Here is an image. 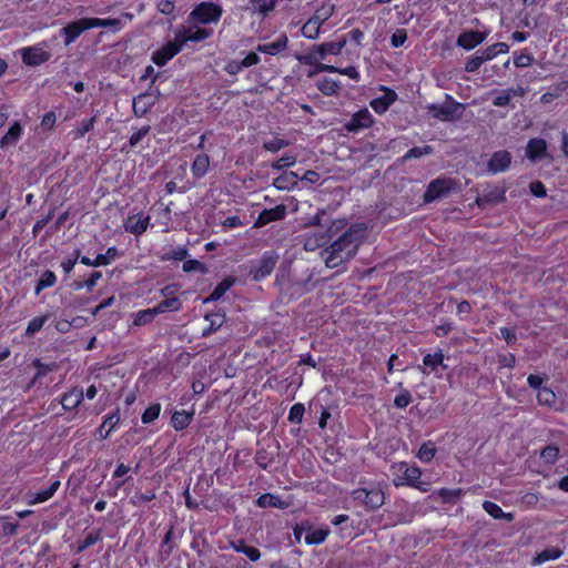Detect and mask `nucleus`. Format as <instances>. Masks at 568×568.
<instances>
[{
    "instance_id": "obj_1",
    "label": "nucleus",
    "mask_w": 568,
    "mask_h": 568,
    "mask_svg": "<svg viewBox=\"0 0 568 568\" xmlns=\"http://www.w3.org/2000/svg\"><path fill=\"white\" fill-rule=\"evenodd\" d=\"M366 227L363 223L352 225L322 255L327 267L334 268L349 261L358 248Z\"/></svg>"
},
{
    "instance_id": "obj_2",
    "label": "nucleus",
    "mask_w": 568,
    "mask_h": 568,
    "mask_svg": "<svg viewBox=\"0 0 568 568\" xmlns=\"http://www.w3.org/2000/svg\"><path fill=\"white\" fill-rule=\"evenodd\" d=\"M389 471L392 481L396 487L408 486L422 493L429 490V485L420 481L422 470L417 466L409 465L406 462H398L390 466Z\"/></svg>"
},
{
    "instance_id": "obj_3",
    "label": "nucleus",
    "mask_w": 568,
    "mask_h": 568,
    "mask_svg": "<svg viewBox=\"0 0 568 568\" xmlns=\"http://www.w3.org/2000/svg\"><path fill=\"white\" fill-rule=\"evenodd\" d=\"M346 39L343 38L338 41L323 42L311 47L303 54H298L296 59L303 64L316 63L326 60L327 55H338L342 53L346 45Z\"/></svg>"
},
{
    "instance_id": "obj_4",
    "label": "nucleus",
    "mask_w": 568,
    "mask_h": 568,
    "mask_svg": "<svg viewBox=\"0 0 568 568\" xmlns=\"http://www.w3.org/2000/svg\"><path fill=\"white\" fill-rule=\"evenodd\" d=\"M223 9L220 4L204 1L197 4L187 16V23L211 24L217 23Z\"/></svg>"
},
{
    "instance_id": "obj_5",
    "label": "nucleus",
    "mask_w": 568,
    "mask_h": 568,
    "mask_svg": "<svg viewBox=\"0 0 568 568\" xmlns=\"http://www.w3.org/2000/svg\"><path fill=\"white\" fill-rule=\"evenodd\" d=\"M346 226L345 220H336L326 232H307L303 235V247L305 251L313 252L325 245L329 240L328 233H336Z\"/></svg>"
},
{
    "instance_id": "obj_6",
    "label": "nucleus",
    "mask_w": 568,
    "mask_h": 568,
    "mask_svg": "<svg viewBox=\"0 0 568 568\" xmlns=\"http://www.w3.org/2000/svg\"><path fill=\"white\" fill-rule=\"evenodd\" d=\"M174 34L184 48L189 42H201L209 39L213 34V31L197 23H189L187 26H180Z\"/></svg>"
},
{
    "instance_id": "obj_7",
    "label": "nucleus",
    "mask_w": 568,
    "mask_h": 568,
    "mask_svg": "<svg viewBox=\"0 0 568 568\" xmlns=\"http://www.w3.org/2000/svg\"><path fill=\"white\" fill-rule=\"evenodd\" d=\"M452 101L446 104H430L428 106L429 113L440 120V121H453L459 119L465 106L464 104L454 101L450 97H448Z\"/></svg>"
},
{
    "instance_id": "obj_8",
    "label": "nucleus",
    "mask_w": 568,
    "mask_h": 568,
    "mask_svg": "<svg viewBox=\"0 0 568 568\" xmlns=\"http://www.w3.org/2000/svg\"><path fill=\"white\" fill-rule=\"evenodd\" d=\"M355 500L362 501L368 509H376L385 503V496L379 487L358 488L353 491Z\"/></svg>"
},
{
    "instance_id": "obj_9",
    "label": "nucleus",
    "mask_w": 568,
    "mask_h": 568,
    "mask_svg": "<svg viewBox=\"0 0 568 568\" xmlns=\"http://www.w3.org/2000/svg\"><path fill=\"white\" fill-rule=\"evenodd\" d=\"M183 47L174 34L172 41L166 42L163 47L155 50L152 54V61L159 65H165L172 58L182 51Z\"/></svg>"
},
{
    "instance_id": "obj_10",
    "label": "nucleus",
    "mask_w": 568,
    "mask_h": 568,
    "mask_svg": "<svg viewBox=\"0 0 568 568\" xmlns=\"http://www.w3.org/2000/svg\"><path fill=\"white\" fill-rule=\"evenodd\" d=\"M454 182L450 179H436L429 183L424 199L425 202H433L446 196L453 189Z\"/></svg>"
},
{
    "instance_id": "obj_11",
    "label": "nucleus",
    "mask_w": 568,
    "mask_h": 568,
    "mask_svg": "<svg viewBox=\"0 0 568 568\" xmlns=\"http://www.w3.org/2000/svg\"><path fill=\"white\" fill-rule=\"evenodd\" d=\"M150 220V215L144 213L130 215L124 222V229L133 235H142L148 230Z\"/></svg>"
},
{
    "instance_id": "obj_12",
    "label": "nucleus",
    "mask_w": 568,
    "mask_h": 568,
    "mask_svg": "<svg viewBox=\"0 0 568 568\" xmlns=\"http://www.w3.org/2000/svg\"><path fill=\"white\" fill-rule=\"evenodd\" d=\"M20 52L22 61L29 65H39L50 59V53L39 45L23 48Z\"/></svg>"
},
{
    "instance_id": "obj_13",
    "label": "nucleus",
    "mask_w": 568,
    "mask_h": 568,
    "mask_svg": "<svg viewBox=\"0 0 568 568\" xmlns=\"http://www.w3.org/2000/svg\"><path fill=\"white\" fill-rule=\"evenodd\" d=\"M373 124V116L367 109H362L353 114L351 120L345 124V129L349 132H357L367 129Z\"/></svg>"
},
{
    "instance_id": "obj_14",
    "label": "nucleus",
    "mask_w": 568,
    "mask_h": 568,
    "mask_svg": "<svg viewBox=\"0 0 568 568\" xmlns=\"http://www.w3.org/2000/svg\"><path fill=\"white\" fill-rule=\"evenodd\" d=\"M286 216V206L283 204L276 205L272 209H265L263 210L255 223V227H262L271 222L283 220Z\"/></svg>"
},
{
    "instance_id": "obj_15",
    "label": "nucleus",
    "mask_w": 568,
    "mask_h": 568,
    "mask_svg": "<svg viewBox=\"0 0 568 568\" xmlns=\"http://www.w3.org/2000/svg\"><path fill=\"white\" fill-rule=\"evenodd\" d=\"M487 38L486 32L479 31H465L462 32L457 38V45L465 50H471L483 43Z\"/></svg>"
},
{
    "instance_id": "obj_16",
    "label": "nucleus",
    "mask_w": 568,
    "mask_h": 568,
    "mask_svg": "<svg viewBox=\"0 0 568 568\" xmlns=\"http://www.w3.org/2000/svg\"><path fill=\"white\" fill-rule=\"evenodd\" d=\"M444 353L442 349H437L435 353H428L423 358V366L428 368L430 373H434L436 377L440 378V369H446L447 366L444 364Z\"/></svg>"
},
{
    "instance_id": "obj_17",
    "label": "nucleus",
    "mask_w": 568,
    "mask_h": 568,
    "mask_svg": "<svg viewBox=\"0 0 568 568\" xmlns=\"http://www.w3.org/2000/svg\"><path fill=\"white\" fill-rule=\"evenodd\" d=\"M92 29L90 18L80 19L63 28L65 43L73 42L83 31Z\"/></svg>"
},
{
    "instance_id": "obj_18",
    "label": "nucleus",
    "mask_w": 568,
    "mask_h": 568,
    "mask_svg": "<svg viewBox=\"0 0 568 568\" xmlns=\"http://www.w3.org/2000/svg\"><path fill=\"white\" fill-rule=\"evenodd\" d=\"M288 38L285 33H281L273 42L261 43L256 50L261 53L276 55L287 48Z\"/></svg>"
},
{
    "instance_id": "obj_19",
    "label": "nucleus",
    "mask_w": 568,
    "mask_h": 568,
    "mask_svg": "<svg viewBox=\"0 0 568 568\" xmlns=\"http://www.w3.org/2000/svg\"><path fill=\"white\" fill-rule=\"evenodd\" d=\"M547 151V143L542 139H530L527 143L526 148V155L527 158L535 162L537 160H540L542 156L546 155Z\"/></svg>"
},
{
    "instance_id": "obj_20",
    "label": "nucleus",
    "mask_w": 568,
    "mask_h": 568,
    "mask_svg": "<svg viewBox=\"0 0 568 568\" xmlns=\"http://www.w3.org/2000/svg\"><path fill=\"white\" fill-rule=\"evenodd\" d=\"M276 265V257L273 254L265 253L258 261L255 271H254V277L256 280L263 278L267 275H270L273 271V268Z\"/></svg>"
},
{
    "instance_id": "obj_21",
    "label": "nucleus",
    "mask_w": 568,
    "mask_h": 568,
    "mask_svg": "<svg viewBox=\"0 0 568 568\" xmlns=\"http://www.w3.org/2000/svg\"><path fill=\"white\" fill-rule=\"evenodd\" d=\"M510 154L507 151L495 152L488 162L489 171L493 173L505 171L510 164Z\"/></svg>"
},
{
    "instance_id": "obj_22",
    "label": "nucleus",
    "mask_w": 568,
    "mask_h": 568,
    "mask_svg": "<svg viewBox=\"0 0 568 568\" xmlns=\"http://www.w3.org/2000/svg\"><path fill=\"white\" fill-rule=\"evenodd\" d=\"M397 95L393 90H386L385 93L371 101V106L376 113H384L395 102Z\"/></svg>"
},
{
    "instance_id": "obj_23",
    "label": "nucleus",
    "mask_w": 568,
    "mask_h": 568,
    "mask_svg": "<svg viewBox=\"0 0 568 568\" xmlns=\"http://www.w3.org/2000/svg\"><path fill=\"white\" fill-rule=\"evenodd\" d=\"M59 487H60V481L54 480L50 485V487H48L47 489L28 494L27 503L29 505H37L40 503H44V501L49 500L55 494V491L58 490Z\"/></svg>"
},
{
    "instance_id": "obj_24",
    "label": "nucleus",
    "mask_w": 568,
    "mask_h": 568,
    "mask_svg": "<svg viewBox=\"0 0 568 568\" xmlns=\"http://www.w3.org/2000/svg\"><path fill=\"white\" fill-rule=\"evenodd\" d=\"M23 133L22 125L19 122H14L11 124L7 133L0 140V146L2 149L14 145L21 138Z\"/></svg>"
},
{
    "instance_id": "obj_25",
    "label": "nucleus",
    "mask_w": 568,
    "mask_h": 568,
    "mask_svg": "<svg viewBox=\"0 0 568 568\" xmlns=\"http://www.w3.org/2000/svg\"><path fill=\"white\" fill-rule=\"evenodd\" d=\"M194 410H178L174 412L171 418V425L175 430H183L193 420Z\"/></svg>"
},
{
    "instance_id": "obj_26",
    "label": "nucleus",
    "mask_w": 568,
    "mask_h": 568,
    "mask_svg": "<svg viewBox=\"0 0 568 568\" xmlns=\"http://www.w3.org/2000/svg\"><path fill=\"white\" fill-rule=\"evenodd\" d=\"M521 95H524V90L521 88L501 90L496 92L493 103L496 106H506L510 103L514 97Z\"/></svg>"
},
{
    "instance_id": "obj_27",
    "label": "nucleus",
    "mask_w": 568,
    "mask_h": 568,
    "mask_svg": "<svg viewBox=\"0 0 568 568\" xmlns=\"http://www.w3.org/2000/svg\"><path fill=\"white\" fill-rule=\"evenodd\" d=\"M83 399V392L81 388H73L62 395L61 405L64 409H73L80 405Z\"/></svg>"
},
{
    "instance_id": "obj_28",
    "label": "nucleus",
    "mask_w": 568,
    "mask_h": 568,
    "mask_svg": "<svg viewBox=\"0 0 568 568\" xmlns=\"http://www.w3.org/2000/svg\"><path fill=\"white\" fill-rule=\"evenodd\" d=\"M298 175L295 172H284L278 178L274 180V186L278 190H290L297 185Z\"/></svg>"
},
{
    "instance_id": "obj_29",
    "label": "nucleus",
    "mask_w": 568,
    "mask_h": 568,
    "mask_svg": "<svg viewBox=\"0 0 568 568\" xmlns=\"http://www.w3.org/2000/svg\"><path fill=\"white\" fill-rule=\"evenodd\" d=\"M483 508L488 515H490L495 519H505L506 521L510 523L515 518L513 513L503 511V509L493 501H484Z\"/></svg>"
},
{
    "instance_id": "obj_30",
    "label": "nucleus",
    "mask_w": 568,
    "mask_h": 568,
    "mask_svg": "<svg viewBox=\"0 0 568 568\" xmlns=\"http://www.w3.org/2000/svg\"><path fill=\"white\" fill-rule=\"evenodd\" d=\"M209 166H210L209 155L199 154L192 163V166H191L192 174L195 178L201 179L206 174Z\"/></svg>"
},
{
    "instance_id": "obj_31",
    "label": "nucleus",
    "mask_w": 568,
    "mask_h": 568,
    "mask_svg": "<svg viewBox=\"0 0 568 568\" xmlns=\"http://www.w3.org/2000/svg\"><path fill=\"white\" fill-rule=\"evenodd\" d=\"M156 316V311L154 308H146L142 311H138L132 314V325L133 326H143L153 322Z\"/></svg>"
},
{
    "instance_id": "obj_32",
    "label": "nucleus",
    "mask_w": 568,
    "mask_h": 568,
    "mask_svg": "<svg viewBox=\"0 0 568 568\" xmlns=\"http://www.w3.org/2000/svg\"><path fill=\"white\" fill-rule=\"evenodd\" d=\"M564 551L557 547H550L544 549L534 559V565H541L546 561L556 560L562 556Z\"/></svg>"
},
{
    "instance_id": "obj_33",
    "label": "nucleus",
    "mask_w": 568,
    "mask_h": 568,
    "mask_svg": "<svg viewBox=\"0 0 568 568\" xmlns=\"http://www.w3.org/2000/svg\"><path fill=\"white\" fill-rule=\"evenodd\" d=\"M331 530L328 527L325 528H318L312 530H307V535L305 536V544L307 545H320L323 544L327 536L329 535Z\"/></svg>"
},
{
    "instance_id": "obj_34",
    "label": "nucleus",
    "mask_w": 568,
    "mask_h": 568,
    "mask_svg": "<svg viewBox=\"0 0 568 568\" xmlns=\"http://www.w3.org/2000/svg\"><path fill=\"white\" fill-rule=\"evenodd\" d=\"M509 51V45L505 42H497L494 43L486 49L481 50L480 53L483 54L485 61H490L494 58H496L499 54H505Z\"/></svg>"
},
{
    "instance_id": "obj_35",
    "label": "nucleus",
    "mask_w": 568,
    "mask_h": 568,
    "mask_svg": "<svg viewBox=\"0 0 568 568\" xmlns=\"http://www.w3.org/2000/svg\"><path fill=\"white\" fill-rule=\"evenodd\" d=\"M334 8L332 3H324L314 12L311 19L322 27L333 16Z\"/></svg>"
},
{
    "instance_id": "obj_36",
    "label": "nucleus",
    "mask_w": 568,
    "mask_h": 568,
    "mask_svg": "<svg viewBox=\"0 0 568 568\" xmlns=\"http://www.w3.org/2000/svg\"><path fill=\"white\" fill-rule=\"evenodd\" d=\"M120 423V415L118 413H114L110 416H108L101 427H100V437L101 439H105L110 436L111 432L118 426Z\"/></svg>"
},
{
    "instance_id": "obj_37",
    "label": "nucleus",
    "mask_w": 568,
    "mask_h": 568,
    "mask_svg": "<svg viewBox=\"0 0 568 568\" xmlns=\"http://www.w3.org/2000/svg\"><path fill=\"white\" fill-rule=\"evenodd\" d=\"M251 9L263 17L274 10L276 0H250Z\"/></svg>"
},
{
    "instance_id": "obj_38",
    "label": "nucleus",
    "mask_w": 568,
    "mask_h": 568,
    "mask_svg": "<svg viewBox=\"0 0 568 568\" xmlns=\"http://www.w3.org/2000/svg\"><path fill=\"white\" fill-rule=\"evenodd\" d=\"M233 549L237 552H242L252 561H256L261 557V552L257 548L247 546L243 540L232 545Z\"/></svg>"
},
{
    "instance_id": "obj_39",
    "label": "nucleus",
    "mask_w": 568,
    "mask_h": 568,
    "mask_svg": "<svg viewBox=\"0 0 568 568\" xmlns=\"http://www.w3.org/2000/svg\"><path fill=\"white\" fill-rule=\"evenodd\" d=\"M181 301L178 297L166 298L160 302L154 308L156 311V315L164 312H176L181 308Z\"/></svg>"
},
{
    "instance_id": "obj_40",
    "label": "nucleus",
    "mask_w": 568,
    "mask_h": 568,
    "mask_svg": "<svg viewBox=\"0 0 568 568\" xmlns=\"http://www.w3.org/2000/svg\"><path fill=\"white\" fill-rule=\"evenodd\" d=\"M92 28H109L114 31L120 30L123 26L120 19H100L90 18Z\"/></svg>"
},
{
    "instance_id": "obj_41",
    "label": "nucleus",
    "mask_w": 568,
    "mask_h": 568,
    "mask_svg": "<svg viewBox=\"0 0 568 568\" xmlns=\"http://www.w3.org/2000/svg\"><path fill=\"white\" fill-rule=\"evenodd\" d=\"M234 281L232 278H226L222 281L213 290L211 295L204 301L206 302H215L220 300L233 285Z\"/></svg>"
},
{
    "instance_id": "obj_42",
    "label": "nucleus",
    "mask_w": 568,
    "mask_h": 568,
    "mask_svg": "<svg viewBox=\"0 0 568 568\" xmlns=\"http://www.w3.org/2000/svg\"><path fill=\"white\" fill-rule=\"evenodd\" d=\"M317 88L322 93L326 95H333L339 90V83L334 79L323 78L318 80Z\"/></svg>"
},
{
    "instance_id": "obj_43",
    "label": "nucleus",
    "mask_w": 568,
    "mask_h": 568,
    "mask_svg": "<svg viewBox=\"0 0 568 568\" xmlns=\"http://www.w3.org/2000/svg\"><path fill=\"white\" fill-rule=\"evenodd\" d=\"M301 32L303 37L315 40L320 37L321 26L313 21L311 18L303 24Z\"/></svg>"
},
{
    "instance_id": "obj_44",
    "label": "nucleus",
    "mask_w": 568,
    "mask_h": 568,
    "mask_svg": "<svg viewBox=\"0 0 568 568\" xmlns=\"http://www.w3.org/2000/svg\"><path fill=\"white\" fill-rule=\"evenodd\" d=\"M559 457V448L555 445H548L540 452V459L546 465H552Z\"/></svg>"
},
{
    "instance_id": "obj_45",
    "label": "nucleus",
    "mask_w": 568,
    "mask_h": 568,
    "mask_svg": "<svg viewBox=\"0 0 568 568\" xmlns=\"http://www.w3.org/2000/svg\"><path fill=\"white\" fill-rule=\"evenodd\" d=\"M148 94H140L133 100V111L136 115H143L146 113L152 102L149 101Z\"/></svg>"
},
{
    "instance_id": "obj_46",
    "label": "nucleus",
    "mask_w": 568,
    "mask_h": 568,
    "mask_svg": "<svg viewBox=\"0 0 568 568\" xmlns=\"http://www.w3.org/2000/svg\"><path fill=\"white\" fill-rule=\"evenodd\" d=\"M49 318H50L49 314H45L42 316H37V317L32 318L26 328V335L32 336L36 333H38L43 327V325L45 324V322Z\"/></svg>"
},
{
    "instance_id": "obj_47",
    "label": "nucleus",
    "mask_w": 568,
    "mask_h": 568,
    "mask_svg": "<svg viewBox=\"0 0 568 568\" xmlns=\"http://www.w3.org/2000/svg\"><path fill=\"white\" fill-rule=\"evenodd\" d=\"M95 122V116H92L90 119L83 120L73 131L72 135L73 139H81L83 138L88 132H90L93 129Z\"/></svg>"
},
{
    "instance_id": "obj_48",
    "label": "nucleus",
    "mask_w": 568,
    "mask_h": 568,
    "mask_svg": "<svg viewBox=\"0 0 568 568\" xmlns=\"http://www.w3.org/2000/svg\"><path fill=\"white\" fill-rule=\"evenodd\" d=\"M55 282H57V276L54 275V273L51 271H45L41 275V277L36 286V294L38 295V294H40V292L42 290L53 286L55 284Z\"/></svg>"
},
{
    "instance_id": "obj_49",
    "label": "nucleus",
    "mask_w": 568,
    "mask_h": 568,
    "mask_svg": "<svg viewBox=\"0 0 568 568\" xmlns=\"http://www.w3.org/2000/svg\"><path fill=\"white\" fill-rule=\"evenodd\" d=\"M118 257V250L115 246L109 247L104 254H98L95 262L98 266L110 265Z\"/></svg>"
},
{
    "instance_id": "obj_50",
    "label": "nucleus",
    "mask_w": 568,
    "mask_h": 568,
    "mask_svg": "<svg viewBox=\"0 0 568 568\" xmlns=\"http://www.w3.org/2000/svg\"><path fill=\"white\" fill-rule=\"evenodd\" d=\"M257 505L262 508H266V507L284 508V504L277 497H275L271 494L261 495L257 498Z\"/></svg>"
},
{
    "instance_id": "obj_51",
    "label": "nucleus",
    "mask_w": 568,
    "mask_h": 568,
    "mask_svg": "<svg viewBox=\"0 0 568 568\" xmlns=\"http://www.w3.org/2000/svg\"><path fill=\"white\" fill-rule=\"evenodd\" d=\"M435 454L436 448L434 444L424 443L417 453V457L424 463H429L435 457Z\"/></svg>"
},
{
    "instance_id": "obj_52",
    "label": "nucleus",
    "mask_w": 568,
    "mask_h": 568,
    "mask_svg": "<svg viewBox=\"0 0 568 568\" xmlns=\"http://www.w3.org/2000/svg\"><path fill=\"white\" fill-rule=\"evenodd\" d=\"M537 399L541 405L552 406L556 402V395L550 388L544 387L539 388Z\"/></svg>"
},
{
    "instance_id": "obj_53",
    "label": "nucleus",
    "mask_w": 568,
    "mask_h": 568,
    "mask_svg": "<svg viewBox=\"0 0 568 568\" xmlns=\"http://www.w3.org/2000/svg\"><path fill=\"white\" fill-rule=\"evenodd\" d=\"M161 412V405L159 403L150 405L142 414V423L143 424H151L154 422Z\"/></svg>"
},
{
    "instance_id": "obj_54",
    "label": "nucleus",
    "mask_w": 568,
    "mask_h": 568,
    "mask_svg": "<svg viewBox=\"0 0 568 568\" xmlns=\"http://www.w3.org/2000/svg\"><path fill=\"white\" fill-rule=\"evenodd\" d=\"M486 62L480 51H477L474 55L467 59L465 70L467 72H475L480 65Z\"/></svg>"
},
{
    "instance_id": "obj_55",
    "label": "nucleus",
    "mask_w": 568,
    "mask_h": 568,
    "mask_svg": "<svg viewBox=\"0 0 568 568\" xmlns=\"http://www.w3.org/2000/svg\"><path fill=\"white\" fill-rule=\"evenodd\" d=\"M296 163V155L291 153H285L283 156L277 159L273 164L272 168L275 170H282L285 168H291Z\"/></svg>"
},
{
    "instance_id": "obj_56",
    "label": "nucleus",
    "mask_w": 568,
    "mask_h": 568,
    "mask_svg": "<svg viewBox=\"0 0 568 568\" xmlns=\"http://www.w3.org/2000/svg\"><path fill=\"white\" fill-rule=\"evenodd\" d=\"M287 145H290V142L287 140L278 139V138L272 139V140L263 143V148L266 151H270L273 153L278 152L280 150L286 148Z\"/></svg>"
},
{
    "instance_id": "obj_57",
    "label": "nucleus",
    "mask_w": 568,
    "mask_h": 568,
    "mask_svg": "<svg viewBox=\"0 0 568 568\" xmlns=\"http://www.w3.org/2000/svg\"><path fill=\"white\" fill-rule=\"evenodd\" d=\"M305 413L304 405L301 403L294 404L288 413V420L292 423L300 424Z\"/></svg>"
},
{
    "instance_id": "obj_58",
    "label": "nucleus",
    "mask_w": 568,
    "mask_h": 568,
    "mask_svg": "<svg viewBox=\"0 0 568 568\" xmlns=\"http://www.w3.org/2000/svg\"><path fill=\"white\" fill-rule=\"evenodd\" d=\"M81 321H82V317H77L73 321H68V320L61 318L55 322V328L60 333H68L73 325H75V326L80 325Z\"/></svg>"
},
{
    "instance_id": "obj_59",
    "label": "nucleus",
    "mask_w": 568,
    "mask_h": 568,
    "mask_svg": "<svg viewBox=\"0 0 568 568\" xmlns=\"http://www.w3.org/2000/svg\"><path fill=\"white\" fill-rule=\"evenodd\" d=\"M410 403H412V395L406 389H403L394 398V405L398 408H406Z\"/></svg>"
},
{
    "instance_id": "obj_60",
    "label": "nucleus",
    "mask_w": 568,
    "mask_h": 568,
    "mask_svg": "<svg viewBox=\"0 0 568 568\" xmlns=\"http://www.w3.org/2000/svg\"><path fill=\"white\" fill-rule=\"evenodd\" d=\"M55 122H57V115L53 111H50L42 116L40 128L43 131H50L54 128Z\"/></svg>"
},
{
    "instance_id": "obj_61",
    "label": "nucleus",
    "mask_w": 568,
    "mask_h": 568,
    "mask_svg": "<svg viewBox=\"0 0 568 568\" xmlns=\"http://www.w3.org/2000/svg\"><path fill=\"white\" fill-rule=\"evenodd\" d=\"M432 148L426 145L424 148H412L410 150L407 151V153L405 154L404 159H417V158H420L423 155H427V154H430L432 153Z\"/></svg>"
},
{
    "instance_id": "obj_62",
    "label": "nucleus",
    "mask_w": 568,
    "mask_h": 568,
    "mask_svg": "<svg viewBox=\"0 0 568 568\" xmlns=\"http://www.w3.org/2000/svg\"><path fill=\"white\" fill-rule=\"evenodd\" d=\"M407 40V33L404 29H397L392 38H390V44L394 48L402 47Z\"/></svg>"
},
{
    "instance_id": "obj_63",
    "label": "nucleus",
    "mask_w": 568,
    "mask_h": 568,
    "mask_svg": "<svg viewBox=\"0 0 568 568\" xmlns=\"http://www.w3.org/2000/svg\"><path fill=\"white\" fill-rule=\"evenodd\" d=\"M532 57L525 53H514V64L518 68H526L531 65Z\"/></svg>"
},
{
    "instance_id": "obj_64",
    "label": "nucleus",
    "mask_w": 568,
    "mask_h": 568,
    "mask_svg": "<svg viewBox=\"0 0 568 568\" xmlns=\"http://www.w3.org/2000/svg\"><path fill=\"white\" fill-rule=\"evenodd\" d=\"M149 131H150V126L146 125V126L139 129L136 132H134L130 136V140H129L130 146H132V148L136 146L144 139V136L149 133Z\"/></svg>"
}]
</instances>
